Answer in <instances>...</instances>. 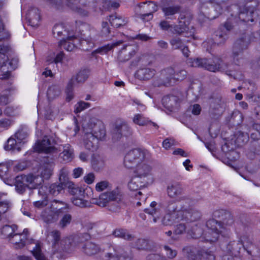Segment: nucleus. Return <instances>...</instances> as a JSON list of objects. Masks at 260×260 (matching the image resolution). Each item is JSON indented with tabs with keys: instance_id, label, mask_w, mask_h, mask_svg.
I'll return each mask as SVG.
<instances>
[{
	"instance_id": "nucleus-1",
	"label": "nucleus",
	"mask_w": 260,
	"mask_h": 260,
	"mask_svg": "<svg viewBox=\"0 0 260 260\" xmlns=\"http://www.w3.org/2000/svg\"><path fill=\"white\" fill-rule=\"evenodd\" d=\"M167 214L163 218L162 221L166 225H171L181 220L187 222L199 220L202 216L201 212L194 208L183 209L181 206L173 201L168 203L166 207Z\"/></svg>"
},
{
	"instance_id": "nucleus-2",
	"label": "nucleus",
	"mask_w": 260,
	"mask_h": 260,
	"mask_svg": "<svg viewBox=\"0 0 260 260\" xmlns=\"http://www.w3.org/2000/svg\"><path fill=\"white\" fill-rule=\"evenodd\" d=\"M121 196L117 189L110 191H107L101 193L99 198L92 199L91 203L97 205L100 207H106L111 202L116 201V203L111 205H108V210L113 212H116L119 209L118 202L121 200Z\"/></svg>"
},
{
	"instance_id": "nucleus-3",
	"label": "nucleus",
	"mask_w": 260,
	"mask_h": 260,
	"mask_svg": "<svg viewBox=\"0 0 260 260\" xmlns=\"http://www.w3.org/2000/svg\"><path fill=\"white\" fill-rule=\"evenodd\" d=\"M187 72L183 69L175 70L167 68L161 71V84L168 87L173 85L177 81H181L186 78Z\"/></svg>"
},
{
	"instance_id": "nucleus-4",
	"label": "nucleus",
	"mask_w": 260,
	"mask_h": 260,
	"mask_svg": "<svg viewBox=\"0 0 260 260\" xmlns=\"http://www.w3.org/2000/svg\"><path fill=\"white\" fill-rule=\"evenodd\" d=\"M213 217L216 219L219 220L218 226L220 229L226 231V235L224 236H230V228L232 227L235 222L234 216L229 211L219 209L213 212Z\"/></svg>"
},
{
	"instance_id": "nucleus-5",
	"label": "nucleus",
	"mask_w": 260,
	"mask_h": 260,
	"mask_svg": "<svg viewBox=\"0 0 260 260\" xmlns=\"http://www.w3.org/2000/svg\"><path fill=\"white\" fill-rule=\"evenodd\" d=\"M55 144V141L52 136H45L41 141L36 143L34 149L37 152L44 153L46 156H49L50 158H56L57 152L54 146Z\"/></svg>"
},
{
	"instance_id": "nucleus-6",
	"label": "nucleus",
	"mask_w": 260,
	"mask_h": 260,
	"mask_svg": "<svg viewBox=\"0 0 260 260\" xmlns=\"http://www.w3.org/2000/svg\"><path fill=\"white\" fill-rule=\"evenodd\" d=\"M190 60V66L192 67L202 68L213 72L219 71L222 69L221 65L222 60L218 57H214L212 60L206 58H196Z\"/></svg>"
},
{
	"instance_id": "nucleus-7",
	"label": "nucleus",
	"mask_w": 260,
	"mask_h": 260,
	"mask_svg": "<svg viewBox=\"0 0 260 260\" xmlns=\"http://www.w3.org/2000/svg\"><path fill=\"white\" fill-rule=\"evenodd\" d=\"M57 10H62L67 6L82 16H86L87 11L80 7L78 0H46Z\"/></svg>"
},
{
	"instance_id": "nucleus-8",
	"label": "nucleus",
	"mask_w": 260,
	"mask_h": 260,
	"mask_svg": "<svg viewBox=\"0 0 260 260\" xmlns=\"http://www.w3.org/2000/svg\"><path fill=\"white\" fill-rule=\"evenodd\" d=\"M219 221L214 218L208 220L206 222V226L208 229V231L205 234L206 240L210 242L216 241L221 235L224 237H229L230 236H224L226 235V231L222 229H220L218 226Z\"/></svg>"
},
{
	"instance_id": "nucleus-9",
	"label": "nucleus",
	"mask_w": 260,
	"mask_h": 260,
	"mask_svg": "<svg viewBox=\"0 0 260 260\" xmlns=\"http://www.w3.org/2000/svg\"><path fill=\"white\" fill-rule=\"evenodd\" d=\"M145 157V151L141 149H134L129 151L125 156L124 165L128 169H132L141 163Z\"/></svg>"
},
{
	"instance_id": "nucleus-10",
	"label": "nucleus",
	"mask_w": 260,
	"mask_h": 260,
	"mask_svg": "<svg viewBox=\"0 0 260 260\" xmlns=\"http://www.w3.org/2000/svg\"><path fill=\"white\" fill-rule=\"evenodd\" d=\"M89 73V70L84 69L79 72L76 77H73L70 79L66 89L67 101L70 102L74 98L73 88L75 81H76L79 83L84 82L88 78Z\"/></svg>"
},
{
	"instance_id": "nucleus-11",
	"label": "nucleus",
	"mask_w": 260,
	"mask_h": 260,
	"mask_svg": "<svg viewBox=\"0 0 260 260\" xmlns=\"http://www.w3.org/2000/svg\"><path fill=\"white\" fill-rule=\"evenodd\" d=\"M168 196L172 199H176L178 201L189 199V197L184 194V190L182 185L179 182H173L167 186Z\"/></svg>"
},
{
	"instance_id": "nucleus-12",
	"label": "nucleus",
	"mask_w": 260,
	"mask_h": 260,
	"mask_svg": "<svg viewBox=\"0 0 260 260\" xmlns=\"http://www.w3.org/2000/svg\"><path fill=\"white\" fill-rule=\"evenodd\" d=\"M132 134V131L127 123L124 121H117L112 131V138L118 140L122 136L127 137Z\"/></svg>"
},
{
	"instance_id": "nucleus-13",
	"label": "nucleus",
	"mask_w": 260,
	"mask_h": 260,
	"mask_svg": "<svg viewBox=\"0 0 260 260\" xmlns=\"http://www.w3.org/2000/svg\"><path fill=\"white\" fill-rule=\"evenodd\" d=\"M252 40L250 35L245 33L239 39H237L233 46V54L234 57L235 58L243 51L247 49L250 42Z\"/></svg>"
},
{
	"instance_id": "nucleus-14",
	"label": "nucleus",
	"mask_w": 260,
	"mask_h": 260,
	"mask_svg": "<svg viewBox=\"0 0 260 260\" xmlns=\"http://www.w3.org/2000/svg\"><path fill=\"white\" fill-rule=\"evenodd\" d=\"M68 175V171L64 168L61 169L59 173V182L66 187L68 188L70 193L73 195L76 194L78 191L82 193L81 189L76 187L75 185L69 180Z\"/></svg>"
},
{
	"instance_id": "nucleus-15",
	"label": "nucleus",
	"mask_w": 260,
	"mask_h": 260,
	"mask_svg": "<svg viewBox=\"0 0 260 260\" xmlns=\"http://www.w3.org/2000/svg\"><path fill=\"white\" fill-rule=\"evenodd\" d=\"M55 158L49 156H44L43 159V165L42 166V170L41 171V176L43 181L46 179L48 180L50 178L53 174L54 167L55 164L54 160Z\"/></svg>"
},
{
	"instance_id": "nucleus-16",
	"label": "nucleus",
	"mask_w": 260,
	"mask_h": 260,
	"mask_svg": "<svg viewBox=\"0 0 260 260\" xmlns=\"http://www.w3.org/2000/svg\"><path fill=\"white\" fill-rule=\"evenodd\" d=\"M81 237H83L82 234L75 236L73 238H66L62 239L59 246H57L58 250L69 252L75 246H77L78 247L79 240Z\"/></svg>"
},
{
	"instance_id": "nucleus-17",
	"label": "nucleus",
	"mask_w": 260,
	"mask_h": 260,
	"mask_svg": "<svg viewBox=\"0 0 260 260\" xmlns=\"http://www.w3.org/2000/svg\"><path fill=\"white\" fill-rule=\"evenodd\" d=\"M106 257L108 260H133L132 254L124 251L120 246L113 247V252L107 253Z\"/></svg>"
},
{
	"instance_id": "nucleus-18",
	"label": "nucleus",
	"mask_w": 260,
	"mask_h": 260,
	"mask_svg": "<svg viewBox=\"0 0 260 260\" xmlns=\"http://www.w3.org/2000/svg\"><path fill=\"white\" fill-rule=\"evenodd\" d=\"M255 8L253 7L244 5L239 7V19L242 22H254Z\"/></svg>"
},
{
	"instance_id": "nucleus-19",
	"label": "nucleus",
	"mask_w": 260,
	"mask_h": 260,
	"mask_svg": "<svg viewBox=\"0 0 260 260\" xmlns=\"http://www.w3.org/2000/svg\"><path fill=\"white\" fill-rule=\"evenodd\" d=\"M49 207L51 209L52 211L59 216L71 209L70 206L68 203L56 199L51 202Z\"/></svg>"
},
{
	"instance_id": "nucleus-20",
	"label": "nucleus",
	"mask_w": 260,
	"mask_h": 260,
	"mask_svg": "<svg viewBox=\"0 0 260 260\" xmlns=\"http://www.w3.org/2000/svg\"><path fill=\"white\" fill-rule=\"evenodd\" d=\"M26 240V234L19 233L16 232L10 237L8 241L13 245V247L15 249H19L25 246Z\"/></svg>"
},
{
	"instance_id": "nucleus-21",
	"label": "nucleus",
	"mask_w": 260,
	"mask_h": 260,
	"mask_svg": "<svg viewBox=\"0 0 260 260\" xmlns=\"http://www.w3.org/2000/svg\"><path fill=\"white\" fill-rule=\"evenodd\" d=\"M78 247L82 249L85 254L89 256L96 254L101 250L98 245L90 241H86L84 244H82L81 241H79Z\"/></svg>"
},
{
	"instance_id": "nucleus-22",
	"label": "nucleus",
	"mask_w": 260,
	"mask_h": 260,
	"mask_svg": "<svg viewBox=\"0 0 260 260\" xmlns=\"http://www.w3.org/2000/svg\"><path fill=\"white\" fill-rule=\"evenodd\" d=\"M181 7L179 5L162 6L161 10L167 20L176 19L175 15L180 12Z\"/></svg>"
},
{
	"instance_id": "nucleus-23",
	"label": "nucleus",
	"mask_w": 260,
	"mask_h": 260,
	"mask_svg": "<svg viewBox=\"0 0 260 260\" xmlns=\"http://www.w3.org/2000/svg\"><path fill=\"white\" fill-rule=\"evenodd\" d=\"M16 191L19 194H23L29 188L27 177L26 175H18L15 179Z\"/></svg>"
},
{
	"instance_id": "nucleus-24",
	"label": "nucleus",
	"mask_w": 260,
	"mask_h": 260,
	"mask_svg": "<svg viewBox=\"0 0 260 260\" xmlns=\"http://www.w3.org/2000/svg\"><path fill=\"white\" fill-rule=\"evenodd\" d=\"M224 102L220 96L212 98L210 102V112L214 115H220L223 109Z\"/></svg>"
},
{
	"instance_id": "nucleus-25",
	"label": "nucleus",
	"mask_w": 260,
	"mask_h": 260,
	"mask_svg": "<svg viewBox=\"0 0 260 260\" xmlns=\"http://www.w3.org/2000/svg\"><path fill=\"white\" fill-rule=\"evenodd\" d=\"M157 203L152 202L150 205V207L144 209V211L150 216L149 219H152L154 222L160 219L161 216V211L159 209L156 208Z\"/></svg>"
},
{
	"instance_id": "nucleus-26",
	"label": "nucleus",
	"mask_w": 260,
	"mask_h": 260,
	"mask_svg": "<svg viewBox=\"0 0 260 260\" xmlns=\"http://www.w3.org/2000/svg\"><path fill=\"white\" fill-rule=\"evenodd\" d=\"M155 73L156 71L153 69L142 68L137 71L135 76L140 80H147L151 79Z\"/></svg>"
},
{
	"instance_id": "nucleus-27",
	"label": "nucleus",
	"mask_w": 260,
	"mask_h": 260,
	"mask_svg": "<svg viewBox=\"0 0 260 260\" xmlns=\"http://www.w3.org/2000/svg\"><path fill=\"white\" fill-rule=\"evenodd\" d=\"M78 39L74 36H70L66 38H62L60 40L59 45L61 48H63L68 51H73L77 48L76 42H78Z\"/></svg>"
},
{
	"instance_id": "nucleus-28",
	"label": "nucleus",
	"mask_w": 260,
	"mask_h": 260,
	"mask_svg": "<svg viewBox=\"0 0 260 260\" xmlns=\"http://www.w3.org/2000/svg\"><path fill=\"white\" fill-rule=\"evenodd\" d=\"M26 18L30 25L33 27L38 26L40 20L39 10L36 8L30 9L27 13Z\"/></svg>"
},
{
	"instance_id": "nucleus-29",
	"label": "nucleus",
	"mask_w": 260,
	"mask_h": 260,
	"mask_svg": "<svg viewBox=\"0 0 260 260\" xmlns=\"http://www.w3.org/2000/svg\"><path fill=\"white\" fill-rule=\"evenodd\" d=\"M136 53L134 46L132 45H126L123 47L118 54V59L120 61H125L129 60Z\"/></svg>"
},
{
	"instance_id": "nucleus-30",
	"label": "nucleus",
	"mask_w": 260,
	"mask_h": 260,
	"mask_svg": "<svg viewBox=\"0 0 260 260\" xmlns=\"http://www.w3.org/2000/svg\"><path fill=\"white\" fill-rule=\"evenodd\" d=\"M85 137L84 139V145L86 149L94 151L98 148V141L92 134L88 132H85Z\"/></svg>"
},
{
	"instance_id": "nucleus-31",
	"label": "nucleus",
	"mask_w": 260,
	"mask_h": 260,
	"mask_svg": "<svg viewBox=\"0 0 260 260\" xmlns=\"http://www.w3.org/2000/svg\"><path fill=\"white\" fill-rule=\"evenodd\" d=\"M242 247V244L240 241H233L226 245L225 251L229 254L237 256L240 253Z\"/></svg>"
},
{
	"instance_id": "nucleus-32",
	"label": "nucleus",
	"mask_w": 260,
	"mask_h": 260,
	"mask_svg": "<svg viewBox=\"0 0 260 260\" xmlns=\"http://www.w3.org/2000/svg\"><path fill=\"white\" fill-rule=\"evenodd\" d=\"M51 211L50 207L46 208L41 213V216L43 221L47 224L56 222L59 216Z\"/></svg>"
},
{
	"instance_id": "nucleus-33",
	"label": "nucleus",
	"mask_w": 260,
	"mask_h": 260,
	"mask_svg": "<svg viewBox=\"0 0 260 260\" xmlns=\"http://www.w3.org/2000/svg\"><path fill=\"white\" fill-rule=\"evenodd\" d=\"M137 168L134 171L135 176L140 178V179H143L147 177L150 172L151 168L149 166L145 164H139L136 165Z\"/></svg>"
},
{
	"instance_id": "nucleus-34",
	"label": "nucleus",
	"mask_w": 260,
	"mask_h": 260,
	"mask_svg": "<svg viewBox=\"0 0 260 260\" xmlns=\"http://www.w3.org/2000/svg\"><path fill=\"white\" fill-rule=\"evenodd\" d=\"M29 189H32L40 188L42 186L43 179L40 175L29 174L27 175Z\"/></svg>"
},
{
	"instance_id": "nucleus-35",
	"label": "nucleus",
	"mask_w": 260,
	"mask_h": 260,
	"mask_svg": "<svg viewBox=\"0 0 260 260\" xmlns=\"http://www.w3.org/2000/svg\"><path fill=\"white\" fill-rule=\"evenodd\" d=\"M18 226L16 224L5 225L0 229V235L4 238L9 240L14 234L17 231Z\"/></svg>"
},
{
	"instance_id": "nucleus-36",
	"label": "nucleus",
	"mask_w": 260,
	"mask_h": 260,
	"mask_svg": "<svg viewBox=\"0 0 260 260\" xmlns=\"http://www.w3.org/2000/svg\"><path fill=\"white\" fill-rule=\"evenodd\" d=\"M229 0H209L210 3L214 4V10L217 12V16H213L215 18L221 14L224 10L228 8Z\"/></svg>"
},
{
	"instance_id": "nucleus-37",
	"label": "nucleus",
	"mask_w": 260,
	"mask_h": 260,
	"mask_svg": "<svg viewBox=\"0 0 260 260\" xmlns=\"http://www.w3.org/2000/svg\"><path fill=\"white\" fill-rule=\"evenodd\" d=\"M89 134H92L98 140H102L106 136V131L104 125L101 123L94 124Z\"/></svg>"
},
{
	"instance_id": "nucleus-38",
	"label": "nucleus",
	"mask_w": 260,
	"mask_h": 260,
	"mask_svg": "<svg viewBox=\"0 0 260 260\" xmlns=\"http://www.w3.org/2000/svg\"><path fill=\"white\" fill-rule=\"evenodd\" d=\"M229 38L228 34L221 28L216 30L213 35V39L215 44H223Z\"/></svg>"
},
{
	"instance_id": "nucleus-39",
	"label": "nucleus",
	"mask_w": 260,
	"mask_h": 260,
	"mask_svg": "<svg viewBox=\"0 0 260 260\" xmlns=\"http://www.w3.org/2000/svg\"><path fill=\"white\" fill-rule=\"evenodd\" d=\"M108 20L112 26L116 28L123 26L127 23V19L126 18L118 16L117 14L110 15Z\"/></svg>"
},
{
	"instance_id": "nucleus-40",
	"label": "nucleus",
	"mask_w": 260,
	"mask_h": 260,
	"mask_svg": "<svg viewBox=\"0 0 260 260\" xmlns=\"http://www.w3.org/2000/svg\"><path fill=\"white\" fill-rule=\"evenodd\" d=\"M200 250L192 246H186L182 249V252L188 260H196L199 257L198 251Z\"/></svg>"
},
{
	"instance_id": "nucleus-41",
	"label": "nucleus",
	"mask_w": 260,
	"mask_h": 260,
	"mask_svg": "<svg viewBox=\"0 0 260 260\" xmlns=\"http://www.w3.org/2000/svg\"><path fill=\"white\" fill-rule=\"evenodd\" d=\"M146 182L140 178L134 176L128 183V187L132 191H137L145 186Z\"/></svg>"
},
{
	"instance_id": "nucleus-42",
	"label": "nucleus",
	"mask_w": 260,
	"mask_h": 260,
	"mask_svg": "<svg viewBox=\"0 0 260 260\" xmlns=\"http://www.w3.org/2000/svg\"><path fill=\"white\" fill-rule=\"evenodd\" d=\"M188 25L185 21H178V24L172 25L171 31L174 34L182 35L188 30Z\"/></svg>"
},
{
	"instance_id": "nucleus-43",
	"label": "nucleus",
	"mask_w": 260,
	"mask_h": 260,
	"mask_svg": "<svg viewBox=\"0 0 260 260\" xmlns=\"http://www.w3.org/2000/svg\"><path fill=\"white\" fill-rule=\"evenodd\" d=\"M52 34L54 37H60L63 36L62 38L69 37V32L66 30L62 24H55L52 29Z\"/></svg>"
},
{
	"instance_id": "nucleus-44",
	"label": "nucleus",
	"mask_w": 260,
	"mask_h": 260,
	"mask_svg": "<svg viewBox=\"0 0 260 260\" xmlns=\"http://www.w3.org/2000/svg\"><path fill=\"white\" fill-rule=\"evenodd\" d=\"M91 165L94 171L97 172L100 171L105 167V160L100 155H94L92 157Z\"/></svg>"
},
{
	"instance_id": "nucleus-45",
	"label": "nucleus",
	"mask_w": 260,
	"mask_h": 260,
	"mask_svg": "<svg viewBox=\"0 0 260 260\" xmlns=\"http://www.w3.org/2000/svg\"><path fill=\"white\" fill-rule=\"evenodd\" d=\"M63 151L59 154L60 158L67 162L71 161L73 157V150L70 144H66L63 147Z\"/></svg>"
},
{
	"instance_id": "nucleus-46",
	"label": "nucleus",
	"mask_w": 260,
	"mask_h": 260,
	"mask_svg": "<svg viewBox=\"0 0 260 260\" xmlns=\"http://www.w3.org/2000/svg\"><path fill=\"white\" fill-rule=\"evenodd\" d=\"M115 237L122 238L125 240L132 241L135 239L133 235L130 234L127 231L123 229H116L113 232Z\"/></svg>"
},
{
	"instance_id": "nucleus-47",
	"label": "nucleus",
	"mask_w": 260,
	"mask_h": 260,
	"mask_svg": "<svg viewBox=\"0 0 260 260\" xmlns=\"http://www.w3.org/2000/svg\"><path fill=\"white\" fill-rule=\"evenodd\" d=\"M240 241L242 244L243 249L247 251L248 254H251L250 248L253 247L252 238L249 236L244 235L241 237Z\"/></svg>"
},
{
	"instance_id": "nucleus-48",
	"label": "nucleus",
	"mask_w": 260,
	"mask_h": 260,
	"mask_svg": "<svg viewBox=\"0 0 260 260\" xmlns=\"http://www.w3.org/2000/svg\"><path fill=\"white\" fill-rule=\"evenodd\" d=\"M65 186L60 184L59 182L52 183L49 186L48 191L50 194L53 196H56L60 193L64 192V190L66 188Z\"/></svg>"
},
{
	"instance_id": "nucleus-49",
	"label": "nucleus",
	"mask_w": 260,
	"mask_h": 260,
	"mask_svg": "<svg viewBox=\"0 0 260 260\" xmlns=\"http://www.w3.org/2000/svg\"><path fill=\"white\" fill-rule=\"evenodd\" d=\"M60 216H61V217L59 221L58 226L60 229H64L71 223L73 217L72 215L69 213V211Z\"/></svg>"
},
{
	"instance_id": "nucleus-50",
	"label": "nucleus",
	"mask_w": 260,
	"mask_h": 260,
	"mask_svg": "<svg viewBox=\"0 0 260 260\" xmlns=\"http://www.w3.org/2000/svg\"><path fill=\"white\" fill-rule=\"evenodd\" d=\"M7 60H8V58L6 59H1L0 61V70L3 73L2 78L4 79L9 78L12 71L9 68V65L7 63Z\"/></svg>"
},
{
	"instance_id": "nucleus-51",
	"label": "nucleus",
	"mask_w": 260,
	"mask_h": 260,
	"mask_svg": "<svg viewBox=\"0 0 260 260\" xmlns=\"http://www.w3.org/2000/svg\"><path fill=\"white\" fill-rule=\"evenodd\" d=\"M140 7L144 9L145 12H151L152 14L158 10V5L156 3L153 1H148L146 3H141Z\"/></svg>"
},
{
	"instance_id": "nucleus-52",
	"label": "nucleus",
	"mask_w": 260,
	"mask_h": 260,
	"mask_svg": "<svg viewBox=\"0 0 260 260\" xmlns=\"http://www.w3.org/2000/svg\"><path fill=\"white\" fill-rule=\"evenodd\" d=\"M134 247L140 250H146L150 249L151 246L148 240L139 238L135 241Z\"/></svg>"
},
{
	"instance_id": "nucleus-53",
	"label": "nucleus",
	"mask_w": 260,
	"mask_h": 260,
	"mask_svg": "<svg viewBox=\"0 0 260 260\" xmlns=\"http://www.w3.org/2000/svg\"><path fill=\"white\" fill-rule=\"evenodd\" d=\"M49 237L51 238V242L52 246L54 248H57V246H59L60 242L61 240V233L58 230H53L49 233L48 235Z\"/></svg>"
},
{
	"instance_id": "nucleus-54",
	"label": "nucleus",
	"mask_w": 260,
	"mask_h": 260,
	"mask_svg": "<svg viewBox=\"0 0 260 260\" xmlns=\"http://www.w3.org/2000/svg\"><path fill=\"white\" fill-rule=\"evenodd\" d=\"M32 254L37 260H48L44 255L41 250L40 243L37 242L31 251Z\"/></svg>"
},
{
	"instance_id": "nucleus-55",
	"label": "nucleus",
	"mask_w": 260,
	"mask_h": 260,
	"mask_svg": "<svg viewBox=\"0 0 260 260\" xmlns=\"http://www.w3.org/2000/svg\"><path fill=\"white\" fill-rule=\"evenodd\" d=\"M199 258L201 260H217L215 256L211 251L201 249L198 251Z\"/></svg>"
},
{
	"instance_id": "nucleus-56",
	"label": "nucleus",
	"mask_w": 260,
	"mask_h": 260,
	"mask_svg": "<svg viewBox=\"0 0 260 260\" xmlns=\"http://www.w3.org/2000/svg\"><path fill=\"white\" fill-rule=\"evenodd\" d=\"M17 140L11 137L7 141V144L5 145L4 148L6 150H17L18 151H20V147L18 146Z\"/></svg>"
},
{
	"instance_id": "nucleus-57",
	"label": "nucleus",
	"mask_w": 260,
	"mask_h": 260,
	"mask_svg": "<svg viewBox=\"0 0 260 260\" xmlns=\"http://www.w3.org/2000/svg\"><path fill=\"white\" fill-rule=\"evenodd\" d=\"M177 98L174 95H167L162 99L163 104L166 107L172 108L176 105Z\"/></svg>"
},
{
	"instance_id": "nucleus-58",
	"label": "nucleus",
	"mask_w": 260,
	"mask_h": 260,
	"mask_svg": "<svg viewBox=\"0 0 260 260\" xmlns=\"http://www.w3.org/2000/svg\"><path fill=\"white\" fill-rule=\"evenodd\" d=\"M100 34L102 38L107 40L110 39L112 36L111 35V28L107 22H102Z\"/></svg>"
},
{
	"instance_id": "nucleus-59",
	"label": "nucleus",
	"mask_w": 260,
	"mask_h": 260,
	"mask_svg": "<svg viewBox=\"0 0 260 260\" xmlns=\"http://www.w3.org/2000/svg\"><path fill=\"white\" fill-rule=\"evenodd\" d=\"M249 140V136L247 133L239 132L236 134L235 142L239 146H242Z\"/></svg>"
},
{
	"instance_id": "nucleus-60",
	"label": "nucleus",
	"mask_w": 260,
	"mask_h": 260,
	"mask_svg": "<svg viewBox=\"0 0 260 260\" xmlns=\"http://www.w3.org/2000/svg\"><path fill=\"white\" fill-rule=\"evenodd\" d=\"M133 121L134 123L141 126L147 125L149 123L148 118L145 117L143 115L140 114L135 115Z\"/></svg>"
},
{
	"instance_id": "nucleus-61",
	"label": "nucleus",
	"mask_w": 260,
	"mask_h": 260,
	"mask_svg": "<svg viewBox=\"0 0 260 260\" xmlns=\"http://www.w3.org/2000/svg\"><path fill=\"white\" fill-rule=\"evenodd\" d=\"M27 137L28 133L26 129L22 127L20 128L15 134V137L19 144H21Z\"/></svg>"
},
{
	"instance_id": "nucleus-62",
	"label": "nucleus",
	"mask_w": 260,
	"mask_h": 260,
	"mask_svg": "<svg viewBox=\"0 0 260 260\" xmlns=\"http://www.w3.org/2000/svg\"><path fill=\"white\" fill-rule=\"evenodd\" d=\"M73 204L80 208H86L90 206V203L78 197H74L72 199Z\"/></svg>"
},
{
	"instance_id": "nucleus-63",
	"label": "nucleus",
	"mask_w": 260,
	"mask_h": 260,
	"mask_svg": "<svg viewBox=\"0 0 260 260\" xmlns=\"http://www.w3.org/2000/svg\"><path fill=\"white\" fill-rule=\"evenodd\" d=\"M60 93V89L57 85H52L47 90V96L49 99H54L58 96Z\"/></svg>"
},
{
	"instance_id": "nucleus-64",
	"label": "nucleus",
	"mask_w": 260,
	"mask_h": 260,
	"mask_svg": "<svg viewBox=\"0 0 260 260\" xmlns=\"http://www.w3.org/2000/svg\"><path fill=\"white\" fill-rule=\"evenodd\" d=\"M243 120V115L239 111L234 112L231 116V121L234 123V124L239 125Z\"/></svg>"
}]
</instances>
